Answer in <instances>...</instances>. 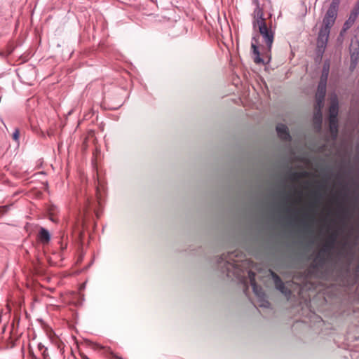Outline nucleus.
I'll return each mask as SVG.
<instances>
[{"mask_svg": "<svg viewBox=\"0 0 359 359\" xmlns=\"http://www.w3.org/2000/svg\"><path fill=\"white\" fill-rule=\"evenodd\" d=\"M338 233L337 231L332 232L324 243L323 247L316 256L313 264V268H323L326 263V258L324 254H330L334 248L337 240Z\"/></svg>", "mask_w": 359, "mask_h": 359, "instance_id": "nucleus-1", "label": "nucleus"}, {"mask_svg": "<svg viewBox=\"0 0 359 359\" xmlns=\"http://www.w3.org/2000/svg\"><path fill=\"white\" fill-rule=\"evenodd\" d=\"M238 254L239 252L236 250L228 252L227 254H223L217 260L218 264H224V266H222V271L226 272V275L229 277L231 276V271L233 275L235 276V269L239 266L237 264L238 260L236 259V258L238 257Z\"/></svg>", "mask_w": 359, "mask_h": 359, "instance_id": "nucleus-2", "label": "nucleus"}, {"mask_svg": "<svg viewBox=\"0 0 359 359\" xmlns=\"http://www.w3.org/2000/svg\"><path fill=\"white\" fill-rule=\"evenodd\" d=\"M340 0H332L323 20L320 28L330 30L337 17Z\"/></svg>", "mask_w": 359, "mask_h": 359, "instance_id": "nucleus-3", "label": "nucleus"}, {"mask_svg": "<svg viewBox=\"0 0 359 359\" xmlns=\"http://www.w3.org/2000/svg\"><path fill=\"white\" fill-rule=\"evenodd\" d=\"M248 277L252 290L259 299V306L261 307L269 308L270 306V303L266 299V295L262 287L257 284L255 281V273L252 271H249Z\"/></svg>", "mask_w": 359, "mask_h": 359, "instance_id": "nucleus-4", "label": "nucleus"}, {"mask_svg": "<svg viewBox=\"0 0 359 359\" xmlns=\"http://www.w3.org/2000/svg\"><path fill=\"white\" fill-rule=\"evenodd\" d=\"M326 83L319 81L318 90L316 95V107H318V111L315 115V121H318L320 124L322 121L321 108L323 104V101L326 94Z\"/></svg>", "mask_w": 359, "mask_h": 359, "instance_id": "nucleus-5", "label": "nucleus"}, {"mask_svg": "<svg viewBox=\"0 0 359 359\" xmlns=\"http://www.w3.org/2000/svg\"><path fill=\"white\" fill-rule=\"evenodd\" d=\"M259 32L262 36L264 42L267 46L268 50L270 51L274 39V32L271 29L268 28L266 22H262L258 26Z\"/></svg>", "mask_w": 359, "mask_h": 359, "instance_id": "nucleus-6", "label": "nucleus"}, {"mask_svg": "<svg viewBox=\"0 0 359 359\" xmlns=\"http://www.w3.org/2000/svg\"><path fill=\"white\" fill-rule=\"evenodd\" d=\"M330 30L320 28L317 38L318 52L323 54L327 44Z\"/></svg>", "mask_w": 359, "mask_h": 359, "instance_id": "nucleus-7", "label": "nucleus"}, {"mask_svg": "<svg viewBox=\"0 0 359 359\" xmlns=\"http://www.w3.org/2000/svg\"><path fill=\"white\" fill-rule=\"evenodd\" d=\"M351 65L350 69L353 71L359 60V39H355V41H352L351 47Z\"/></svg>", "mask_w": 359, "mask_h": 359, "instance_id": "nucleus-8", "label": "nucleus"}, {"mask_svg": "<svg viewBox=\"0 0 359 359\" xmlns=\"http://www.w3.org/2000/svg\"><path fill=\"white\" fill-rule=\"evenodd\" d=\"M271 275L274 282L276 288L282 294H283L286 297L289 298L292 294L291 290L285 287L281 278L275 272L271 271Z\"/></svg>", "mask_w": 359, "mask_h": 359, "instance_id": "nucleus-9", "label": "nucleus"}, {"mask_svg": "<svg viewBox=\"0 0 359 359\" xmlns=\"http://www.w3.org/2000/svg\"><path fill=\"white\" fill-rule=\"evenodd\" d=\"M359 9L354 7L351 12L348 18L344 23L342 29L340 32V36H343L344 33L352 27L357 19Z\"/></svg>", "mask_w": 359, "mask_h": 359, "instance_id": "nucleus-10", "label": "nucleus"}, {"mask_svg": "<svg viewBox=\"0 0 359 359\" xmlns=\"http://www.w3.org/2000/svg\"><path fill=\"white\" fill-rule=\"evenodd\" d=\"M253 27L254 28L257 25H262V22H266L265 18H264L263 9L260 7L259 4L256 5V8L253 13Z\"/></svg>", "mask_w": 359, "mask_h": 359, "instance_id": "nucleus-11", "label": "nucleus"}, {"mask_svg": "<svg viewBox=\"0 0 359 359\" xmlns=\"http://www.w3.org/2000/svg\"><path fill=\"white\" fill-rule=\"evenodd\" d=\"M339 112V102L336 95L331 97L330 106L329 108V118H337Z\"/></svg>", "mask_w": 359, "mask_h": 359, "instance_id": "nucleus-12", "label": "nucleus"}, {"mask_svg": "<svg viewBox=\"0 0 359 359\" xmlns=\"http://www.w3.org/2000/svg\"><path fill=\"white\" fill-rule=\"evenodd\" d=\"M276 131L278 137L283 140L289 141L291 139L288 128L285 124H278L276 126Z\"/></svg>", "mask_w": 359, "mask_h": 359, "instance_id": "nucleus-13", "label": "nucleus"}, {"mask_svg": "<svg viewBox=\"0 0 359 359\" xmlns=\"http://www.w3.org/2000/svg\"><path fill=\"white\" fill-rule=\"evenodd\" d=\"M252 41H254L255 43L252 42L251 48L252 49L253 60H254L255 63L264 64V60L260 57L259 48H258L257 46L256 45V43H257L256 38L252 37Z\"/></svg>", "mask_w": 359, "mask_h": 359, "instance_id": "nucleus-14", "label": "nucleus"}, {"mask_svg": "<svg viewBox=\"0 0 359 359\" xmlns=\"http://www.w3.org/2000/svg\"><path fill=\"white\" fill-rule=\"evenodd\" d=\"M38 238L42 243L46 244L48 243L50 240V234L48 230L41 227L38 235Z\"/></svg>", "mask_w": 359, "mask_h": 359, "instance_id": "nucleus-15", "label": "nucleus"}, {"mask_svg": "<svg viewBox=\"0 0 359 359\" xmlns=\"http://www.w3.org/2000/svg\"><path fill=\"white\" fill-rule=\"evenodd\" d=\"M330 130L332 135L336 138L338 134V120L336 118H329Z\"/></svg>", "mask_w": 359, "mask_h": 359, "instance_id": "nucleus-16", "label": "nucleus"}, {"mask_svg": "<svg viewBox=\"0 0 359 359\" xmlns=\"http://www.w3.org/2000/svg\"><path fill=\"white\" fill-rule=\"evenodd\" d=\"M341 207V212H340V218L341 220H347L350 218V212L349 209L347 207L342 205V204H339Z\"/></svg>", "mask_w": 359, "mask_h": 359, "instance_id": "nucleus-17", "label": "nucleus"}, {"mask_svg": "<svg viewBox=\"0 0 359 359\" xmlns=\"http://www.w3.org/2000/svg\"><path fill=\"white\" fill-rule=\"evenodd\" d=\"M306 175V172H291L289 174V179L292 182L298 181L299 179Z\"/></svg>", "mask_w": 359, "mask_h": 359, "instance_id": "nucleus-18", "label": "nucleus"}, {"mask_svg": "<svg viewBox=\"0 0 359 359\" xmlns=\"http://www.w3.org/2000/svg\"><path fill=\"white\" fill-rule=\"evenodd\" d=\"M329 75V65L325 64L323 68L322 74L320 76V81L326 83Z\"/></svg>", "mask_w": 359, "mask_h": 359, "instance_id": "nucleus-19", "label": "nucleus"}, {"mask_svg": "<svg viewBox=\"0 0 359 359\" xmlns=\"http://www.w3.org/2000/svg\"><path fill=\"white\" fill-rule=\"evenodd\" d=\"M306 220L313 221L314 220V216L311 215H309L308 213L304 214L303 218L302 219V222L304 224V226L305 227V229H306L308 227V224L306 222Z\"/></svg>", "mask_w": 359, "mask_h": 359, "instance_id": "nucleus-20", "label": "nucleus"}, {"mask_svg": "<svg viewBox=\"0 0 359 359\" xmlns=\"http://www.w3.org/2000/svg\"><path fill=\"white\" fill-rule=\"evenodd\" d=\"M12 137H13V140L15 142H19V140H20V130L18 128H15L13 135H12Z\"/></svg>", "mask_w": 359, "mask_h": 359, "instance_id": "nucleus-21", "label": "nucleus"}, {"mask_svg": "<svg viewBox=\"0 0 359 359\" xmlns=\"http://www.w3.org/2000/svg\"><path fill=\"white\" fill-rule=\"evenodd\" d=\"M42 356V359H50L48 349H43V351L40 352Z\"/></svg>", "mask_w": 359, "mask_h": 359, "instance_id": "nucleus-22", "label": "nucleus"}, {"mask_svg": "<svg viewBox=\"0 0 359 359\" xmlns=\"http://www.w3.org/2000/svg\"><path fill=\"white\" fill-rule=\"evenodd\" d=\"M54 211H55V208H50V210H49L50 219L54 222H56V219L54 217Z\"/></svg>", "mask_w": 359, "mask_h": 359, "instance_id": "nucleus-23", "label": "nucleus"}, {"mask_svg": "<svg viewBox=\"0 0 359 359\" xmlns=\"http://www.w3.org/2000/svg\"><path fill=\"white\" fill-rule=\"evenodd\" d=\"M37 346L40 352L43 351V349H48L42 343H39Z\"/></svg>", "mask_w": 359, "mask_h": 359, "instance_id": "nucleus-24", "label": "nucleus"}, {"mask_svg": "<svg viewBox=\"0 0 359 359\" xmlns=\"http://www.w3.org/2000/svg\"><path fill=\"white\" fill-rule=\"evenodd\" d=\"M313 195L317 199H320L321 197V194L318 191H314Z\"/></svg>", "mask_w": 359, "mask_h": 359, "instance_id": "nucleus-25", "label": "nucleus"}, {"mask_svg": "<svg viewBox=\"0 0 359 359\" xmlns=\"http://www.w3.org/2000/svg\"><path fill=\"white\" fill-rule=\"evenodd\" d=\"M253 3H254L255 5H258V4H259V0H253Z\"/></svg>", "mask_w": 359, "mask_h": 359, "instance_id": "nucleus-26", "label": "nucleus"}, {"mask_svg": "<svg viewBox=\"0 0 359 359\" xmlns=\"http://www.w3.org/2000/svg\"><path fill=\"white\" fill-rule=\"evenodd\" d=\"M355 8H358L359 9V0L358 1L357 4L355 5Z\"/></svg>", "mask_w": 359, "mask_h": 359, "instance_id": "nucleus-27", "label": "nucleus"}, {"mask_svg": "<svg viewBox=\"0 0 359 359\" xmlns=\"http://www.w3.org/2000/svg\"><path fill=\"white\" fill-rule=\"evenodd\" d=\"M356 272L359 273V264L355 268Z\"/></svg>", "mask_w": 359, "mask_h": 359, "instance_id": "nucleus-28", "label": "nucleus"}, {"mask_svg": "<svg viewBox=\"0 0 359 359\" xmlns=\"http://www.w3.org/2000/svg\"><path fill=\"white\" fill-rule=\"evenodd\" d=\"M61 248L63 250L65 248H66V245L63 246L62 245H61Z\"/></svg>", "mask_w": 359, "mask_h": 359, "instance_id": "nucleus-29", "label": "nucleus"}, {"mask_svg": "<svg viewBox=\"0 0 359 359\" xmlns=\"http://www.w3.org/2000/svg\"><path fill=\"white\" fill-rule=\"evenodd\" d=\"M83 359H89L88 356L85 355L83 356Z\"/></svg>", "mask_w": 359, "mask_h": 359, "instance_id": "nucleus-30", "label": "nucleus"}]
</instances>
